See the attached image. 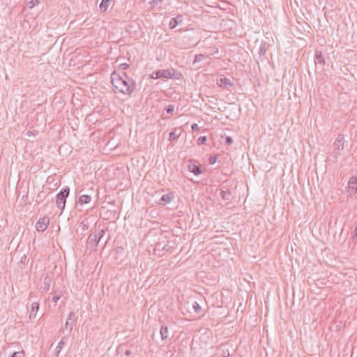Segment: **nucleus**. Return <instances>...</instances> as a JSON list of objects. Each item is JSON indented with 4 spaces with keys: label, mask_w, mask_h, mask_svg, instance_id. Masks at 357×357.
Instances as JSON below:
<instances>
[{
    "label": "nucleus",
    "mask_w": 357,
    "mask_h": 357,
    "mask_svg": "<svg viewBox=\"0 0 357 357\" xmlns=\"http://www.w3.org/2000/svg\"><path fill=\"white\" fill-rule=\"evenodd\" d=\"M111 83L116 90L126 95H130L136 88V83L132 78L126 73L120 75L115 71L111 75Z\"/></svg>",
    "instance_id": "f257e3e1"
},
{
    "label": "nucleus",
    "mask_w": 357,
    "mask_h": 357,
    "mask_svg": "<svg viewBox=\"0 0 357 357\" xmlns=\"http://www.w3.org/2000/svg\"><path fill=\"white\" fill-rule=\"evenodd\" d=\"M69 194L70 188L66 186L56 196V204L57 207L61 209V213L63 211L65 208L66 199L68 197Z\"/></svg>",
    "instance_id": "f03ea898"
},
{
    "label": "nucleus",
    "mask_w": 357,
    "mask_h": 357,
    "mask_svg": "<svg viewBox=\"0 0 357 357\" xmlns=\"http://www.w3.org/2000/svg\"><path fill=\"white\" fill-rule=\"evenodd\" d=\"M347 192L349 196H356L357 195V177L351 176L348 181Z\"/></svg>",
    "instance_id": "7ed1b4c3"
},
{
    "label": "nucleus",
    "mask_w": 357,
    "mask_h": 357,
    "mask_svg": "<svg viewBox=\"0 0 357 357\" xmlns=\"http://www.w3.org/2000/svg\"><path fill=\"white\" fill-rule=\"evenodd\" d=\"M77 317H75V314L73 311H71L67 317V319L65 323L64 329L68 330L70 332L73 331V326L76 321Z\"/></svg>",
    "instance_id": "20e7f679"
},
{
    "label": "nucleus",
    "mask_w": 357,
    "mask_h": 357,
    "mask_svg": "<svg viewBox=\"0 0 357 357\" xmlns=\"http://www.w3.org/2000/svg\"><path fill=\"white\" fill-rule=\"evenodd\" d=\"M50 224V218L47 217H44L40 218L36 225V228L38 231H44L47 228Z\"/></svg>",
    "instance_id": "39448f33"
},
{
    "label": "nucleus",
    "mask_w": 357,
    "mask_h": 357,
    "mask_svg": "<svg viewBox=\"0 0 357 357\" xmlns=\"http://www.w3.org/2000/svg\"><path fill=\"white\" fill-rule=\"evenodd\" d=\"M169 247L165 241L156 243L154 248V254L161 255L160 252L163 251H168Z\"/></svg>",
    "instance_id": "423d86ee"
},
{
    "label": "nucleus",
    "mask_w": 357,
    "mask_h": 357,
    "mask_svg": "<svg viewBox=\"0 0 357 357\" xmlns=\"http://www.w3.org/2000/svg\"><path fill=\"white\" fill-rule=\"evenodd\" d=\"M218 85L220 87L225 89L228 91H230V88L234 86V83L231 81V79L226 77H221L217 82Z\"/></svg>",
    "instance_id": "0eeeda50"
},
{
    "label": "nucleus",
    "mask_w": 357,
    "mask_h": 357,
    "mask_svg": "<svg viewBox=\"0 0 357 357\" xmlns=\"http://www.w3.org/2000/svg\"><path fill=\"white\" fill-rule=\"evenodd\" d=\"M174 195L172 192H169V193L163 195L160 197L158 204L160 205L165 206L166 204L169 203L171 201H172L174 199Z\"/></svg>",
    "instance_id": "6e6552de"
},
{
    "label": "nucleus",
    "mask_w": 357,
    "mask_h": 357,
    "mask_svg": "<svg viewBox=\"0 0 357 357\" xmlns=\"http://www.w3.org/2000/svg\"><path fill=\"white\" fill-rule=\"evenodd\" d=\"M183 22V17L181 15H178L176 17H173L170 20L169 23V27L170 29H174L177 25Z\"/></svg>",
    "instance_id": "1a4fd4ad"
},
{
    "label": "nucleus",
    "mask_w": 357,
    "mask_h": 357,
    "mask_svg": "<svg viewBox=\"0 0 357 357\" xmlns=\"http://www.w3.org/2000/svg\"><path fill=\"white\" fill-rule=\"evenodd\" d=\"M176 70L173 68L161 70V78L170 79L175 76Z\"/></svg>",
    "instance_id": "9d476101"
},
{
    "label": "nucleus",
    "mask_w": 357,
    "mask_h": 357,
    "mask_svg": "<svg viewBox=\"0 0 357 357\" xmlns=\"http://www.w3.org/2000/svg\"><path fill=\"white\" fill-rule=\"evenodd\" d=\"M99 242L98 235L96 234H91L89 235L87 240V245L92 248L96 247Z\"/></svg>",
    "instance_id": "9b49d317"
},
{
    "label": "nucleus",
    "mask_w": 357,
    "mask_h": 357,
    "mask_svg": "<svg viewBox=\"0 0 357 357\" xmlns=\"http://www.w3.org/2000/svg\"><path fill=\"white\" fill-rule=\"evenodd\" d=\"M39 310V303L38 302H33L31 304V311L29 312V319H32L36 318V312Z\"/></svg>",
    "instance_id": "f8f14e48"
},
{
    "label": "nucleus",
    "mask_w": 357,
    "mask_h": 357,
    "mask_svg": "<svg viewBox=\"0 0 357 357\" xmlns=\"http://www.w3.org/2000/svg\"><path fill=\"white\" fill-rule=\"evenodd\" d=\"M334 146L335 149L342 150L344 149V137L339 135L334 142Z\"/></svg>",
    "instance_id": "ddd939ff"
},
{
    "label": "nucleus",
    "mask_w": 357,
    "mask_h": 357,
    "mask_svg": "<svg viewBox=\"0 0 357 357\" xmlns=\"http://www.w3.org/2000/svg\"><path fill=\"white\" fill-rule=\"evenodd\" d=\"M188 170L196 176H198L202 173L200 167L195 164L188 165Z\"/></svg>",
    "instance_id": "4468645a"
},
{
    "label": "nucleus",
    "mask_w": 357,
    "mask_h": 357,
    "mask_svg": "<svg viewBox=\"0 0 357 357\" xmlns=\"http://www.w3.org/2000/svg\"><path fill=\"white\" fill-rule=\"evenodd\" d=\"M181 135V131L179 128H176L169 133V140L173 142Z\"/></svg>",
    "instance_id": "2eb2a0df"
},
{
    "label": "nucleus",
    "mask_w": 357,
    "mask_h": 357,
    "mask_svg": "<svg viewBox=\"0 0 357 357\" xmlns=\"http://www.w3.org/2000/svg\"><path fill=\"white\" fill-rule=\"evenodd\" d=\"M113 0H102L100 3V10L101 12L105 13L108 9L111 2H112Z\"/></svg>",
    "instance_id": "dca6fc26"
},
{
    "label": "nucleus",
    "mask_w": 357,
    "mask_h": 357,
    "mask_svg": "<svg viewBox=\"0 0 357 357\" xmlns=\"http://www.w3.org/2000/svg\"><path fill=\"white\" fill-rule=\"evenodd\" d=\"M267 50V43L264 41H261L259 45L258 50V54L259 57L264 56Z\"/></svg>",
    "instance_id": "f3484780"
},
{
    "label": "nucleus",
    "mask_w": 357,
    "mask_h": 357,
    "mask_svg": "<svg viewBox=\"0 0 357 357\" xmlns=\"http://www.w3.org/2000/svg\"><path fill=\"white\" fill-rule=\"evenodd\" d=\"M160 333L161 335V339L162 340H165L168 338L169 336V329L167 326L162 325L160 328Z\"/></svg>",
    "instance_id": "a211bd4d"
},
{
    "label": "nucleus",
    "mask_w": 357,
    "mask_h": 357,
    "mask_svg": "<svg viewBox=\"0 0 357 357\" xmlns=\"http://www.w3.org/2000/svg\"><path fill=\"white\" fill-rule=\"evenodd\" d=\"M66 340V337H63L61 338V340H60V342H59V344L56 347V350H55V356H56V357L59 356V355L62 348L66 345V342H65Z\"/></svg>",
    "instance_id": "6ab92c4d"
},
{
    "label": "nucleus",
    "mask_w": 357,
    "mask_h": 357,
    "mask_svg": "<svg viewBox=\"0 0 357 357\" xmlns=\"http://www.w3.org/2000/svg\"><path fill=\"white\" fill-rule=\"evenodd\" d=\"M51 282H52L51 278L48 275H46V276L44 278V281H43V284H44L43 289H44V291H49V289L50 288Z\"/></svg>",
    "instance_id": "aec40b11"
},
{
    "label": "nucleus",
    "mask_w": 357,
    "mask_h": 357,
    "mask_svg": "<svg viewBox=\"0 0 357 357\" xmlns=\"http://www.w3.org/2000/svg\"><path fill=\"white\" fill-rule=\"evenodd\" d=\"M230 195H231V192L229 189H226V190L221 189L220 190V197H222V199L229 200Z\"/></svg>",
    "instance_id": "412c9836"
},
{
    "label": "nucleus",
    "mask_w": 357,
    "mask_h": 357,
    "mask_svg": "<svg viewBox=\"0 0 357 357\" xmlns=\"http://www.w3.org/2000/svg\"><path fill=\"white\" fill-rule=\"evenodd\" d=\"M91 201V197L88 195H82L79 198V202L81 204H88Z\"/></svg>",
    "instance_id": "4be33fe9"
},
{
    "label": "nucleus",
    "mask_w": 357,
    "mask_h": 357,
    "mask_svg": "<svg viewBox=\"0 0 357 357\" xmlns=\"http://www.w3.org/2000/svg\"><path fill=\"white\" fill-rule=\"evenodd\" d=\"M315 63H320V64L324 63V59L321 52L316 51Z\"/></svg>",
    "instance_id": "5701e85b"
},
{
    "label": "nucleus",
    "mask_w": 357,
    "mask_h": 357,
    "mask_svg": "<svg viewBox=\"0 0 357 357\" xmlns=\"http://www.w3.org/2000/svg\"><path fill=\"white\" fill-rule=\"evenodd\" d=\"M208 57V56L202 54H196L193 61V64L200 62L204 60L205 58Z\"/></svg>",
    "instance_id": "b1692460"
},
{
    "label": "nucleus",
    "mask_w": 357,
    "mask_h": 357,
    "mask_svg": "<svg viewBox=\"0 0 357 357\" xmlns=\"http://www.w3.org/2000/svg\"><path fill=\"white\" fill-rule=\"evenodd\" d=\"M192 308L196 313L199 314L201 312L202 307L197 302H193Z\"/></svg>",
    "instance_id": "393cba45"
},
{
    "label": "nucleus",
    "mask_w": 357,
    "mask_h": 357,
    "mask_svg": "<svg viewBox=\"0 0 357 357\" xmlns=\"http://www.w3.org/2000/svg\"><path fill=\"white\" fill-rule=\"evenodd\" d=\"M151 79H160L161 78V70H157L151 75Z\"/></svg>",
    "instance_id": "a878e982"
},
{
    "label": "nucleus",
    "mask_w": 357,
    "mask_h": 357,
    "mask_svg": "<svg viewBox=\"0 0 357 357\" xmlns=\"http://www.w3.org/2000/svg\"><path fill=\"white\" fill-rule=\"evenodd\" d=\"M40 3V0H31L28 2L27 6L29 8H33L34 6Z\"/></svg>",
    "instance_id": "bb28decb"
},
{
    "label": "nucleus",
    "mask_w": 357,
    "mask_h": 357,
    "mask_svg": "<svg viewBox=\"0 0 357 357\" xmlns=\"http://www.w3.org/2000/svg\"><path fill=\"white\" fill-rule=\"evenodd\" d=\"M61 296H62V294L61 292L55 291L54 294V296L52 297V301H54V303H56L60 299Z\"/></svg>",
    "instance_id": "cd10ccee"
},
{
    "label": "nucleus",
    "mask_w": 357,
    "mask_h": 357,
    "mask_svg": "<svg viewBox=\"0 0 357 357\" xmlns=\"http://www.w3.org/2000/svg\"><path fill=\"white\" fill-rule=\"evenodd\" d=\"M24 351H14L9 357H24Z\"/></svg>",
    "instance_id": "c85d7f7f"
},
{
    "label": "nucleus",
    "mask_w": 357,
    "mask_h": 357,
    "mask_svg": "<svg viewBox=\"0 0 357 357\" xmlns=\"http://www.w3.org/2000/svg\"><path fill=\"white\" fill-rule=\"evenodd\" d=\"M163 0H151L150 2L151 8H154L158 5L160 4Z\"/></svg>",
    "instance_id": "c756f323"
},
{
    "label": "nucleus",
    "mask_w": 357,
    "mask_h": 357,
    "mask_svg": "<svg viewBox=\"0 0 357 357\" xmlns=\"http://www.w3.org/2000/svg\"><path fill=\"white\" fill-rule=\"evenodd\" d=\"M206 142V136H201L197 139V144L199 145L203 144Z\"/></svg>",
    "instance_id": "7c9ffc66"
},
{
    "label": "nucleus",
    "mask_w": 357,
    "mask_h": 357,
    "mask_svg": "<svg viewBox=\"0 0 357 357\" xmlns=\"http://www.w3.org/2000/svg\"><path fill=\"white\" fill-rule=\"evenodd\" d=\"M216 161H217V156L216 155L211 156L208 158V163L211 164V165L215 164L216 162Z\"/></svg>",
    "instance_id": "2f4dec72"
},
{
    "label": "nucleus",
    "mask_w": 357,
    "mask_h": 357,
    "mask_svg": "<svg viewBox=\"0 0 357 357\" xmlns=\"http://www.w3.org/2000/svg\"><path fill=\"white\" fill-rule=\"evenodd\" d=\"M168 114H172L174 110V107L172 105H169L166 108H165Z\"/></svg>",
    "instance_id": "473e14b6"
},
{
    "label": "nucleus",
    "mask_w": 357,
    "mask_h": 357,
    "mask_svg": "<svg viewBox=\"0 0 357 357\" xmlns=\"http://www.w3.org/2000/svg\"><path fill=\"white\" fill-rule=\"evenodd\" d=\"M233 143V139L230 136L225 137V144L231 145Z\"/></svg>",
    "instance_id": "72a5a7b5"
},
{
    "label": "nucleus",
    "mask_w": 357,
    "mask_h": 357,
    "mask_svg": "<svg viewBox=\"0 0 357 357\" xmlns=\"http://www.w3.org/2000/svg\"><path fill=\"white\" fill-rule=\"evenodd\" d=\"M104 234H105V231L103 229L100 230L98 234H97L98 235V239L100 241V238L103 236Z\"/></svg>",
    "instance_id": "f704fd0d"
},
{
    "label": "nucleus",
    "mask_w": 357,
    "mask_h": 357,
    "mask_svg": "<svg viewBox=\"0 0 357 357\" xmlns=\"http://www.w3.org/2000/svg\"><path fill=\"white\" fill-rule=\"evenodd\" d=\"M120 66L121 67V68L123 70H126L129 68V64L126 63H121L120 65Z\"/></svg>",
    "instance_id": "c9c22d12"
},
{
    "label": "nucleus",
    "mask_w": 357,
    "mask_h": 357,
    "mask_svg": "<svg viewBox=\"0 0 357 357\" xmlns=\"http://www.w3.org/2000/svg\"><path fill=\"white\" fill-rule=\"evenodd\" d=\"M191 128L193 131L199 130L198 125L197 123H193L191 126Z\"/></svg>",
    "instance_id": "e433bc0d"
},
{
    "label": "nucleus",
    "mask_w": 357,
    "mask_h": 357,
    "mask_svg": "<svg viewBox=\"0 0 357 357\" xmlns=\"http://www.w3.org/2000/svg\"><path fill=\"white\" fill-rule=\"evenodd\" d=\"M131 354H132V351L130 350H126L125 352V354L128 356H130Z\"/></svg>",
    "instance_id": "4c0bfd02"
}]
</instances>
